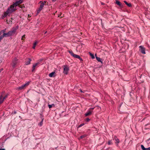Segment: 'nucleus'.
Segmentation results:
<instances>
[{
    "instance_id": "obj_37",
    "label": "nucleus",
    "mask_w": 150,
    "mask_h": 150,
    "mask_svg": "<svg viewBox=\"0 0 150 150\" xmlns=\"http://www.w3.org/2000/svg\"><path fill=\"white\" fill-rule=\"evenodd\" d=\"M146 150H150V147L146 148Z\"/></svg>"
},
{
    "instance_id": "obj_55",
    "label": "nucleus",
    "mask_w": 150,
    "mask_h": 150,
    "mask_svg": "<svg viewBox=\"0 0 150 150\" xmlns=\"http://www.w3.org/2000/svg\"><path fill=\"white\" fill-rule=\"evenodd\" d=\"M1 72V71H0V73Z\"/></svg>"
},
{
    "instance_id": "obj_8",
    "label": "nucleus",
    "mask_w": 150,
    "mask_h": 150,
    "mask_svg": "<svg viewBox=\"0 0 150 150\" xmlns=\"http://www.w3.org/2000/svg\"><path fill=\"white\" fill-rule=\"evenodd\" d=\"M115 4L120 6L121 8H123L124 6L119 1L115 0Z\"/></svg>"
},
{
    "instance_id": "obj_44",
    "label": "nucleus",
    "mask_w": 150,
    "mask_h": 150,
    "mask_svg": "<svg viewBox=\"0 0 150 150\" xmlns=\"http://www.w3.org/2000/svg\"><path fill=\"white\" fill-rule=\"evenodd\" d=\"M0 150H5V149H1L0 148Z\"/></svg>"
},
{
    "instance_id": "obj_45",
    "label": "nucleus",
    "mask_w": 150,
    "mask_h": 150,
    "mask_svg": "<svg viewBox=\"0 0 150 150\" xmlns=\"http://www.w3.org/2000/svg\"><path fill=\"white\" fill-rule=\"evenodd\" d=\"M150 140V138L147 139V141H149Z\"/></svg>"
},
{
    "instance_id": "obj_24",
    "label": "nucleus",
    "mask_w": 150,
    "mask_h": 150,
    "mask_svg": "<svg viewBox=\"0 0 150 150\" xmlns=\"http://www.w3.org/2000/svg\"><path fill=\"white\" fill-rule=\"evenodd\" d=\"M141 147L142 149V150H146V148H145L144 146L143 145H142V144L141 145Z\"/></svg>"
},
{
    "instance_id": "obj_25",
    "label": "nucleus",
    "mask_w": 150,
    "mask_h": 150,
    "mask_svg": "<svg viewBox=\"0 0 150 150\" xmlns=\"http://www.w3.org/2000/svg\"><path fill=\"white\" fill-rule=\"evenodd\" d=\"M89 54L90 56L91 57L92 59H93L95 58L94 56V54L91 52H89Z\"/></svg>"
},
{
    "instance_id": "obj_19",
    "label": "nucleus",
    "mask_w": 150,
    "mask_h": 150,
    "mask_svg": "<svg viewBox=\"0 0 150 150\" xmlns=\"http://www.w3.org/2000/svg\"><path fill=\"white\" fill-rule=\"evenodd\" d=\"M30 82H31V81H29L25 83L24 84H23V85H24L25 87L29 85V84L30 83Z\"/></svg>"
},
{
    "instance_id": "obj_36",
    "label": "nucleus",
    "mask_w": 150,
    "mask_h": 150,
    "mask_svg": "<svg viewBox=\"0 0 150 150\" xmlns=\"http://www.w3.org/2000/svg\"><path fill=\"white\" fill-rule=\"evenodd\" d=\"M43 60V59H40L39 60V61H38V62H40L42 61Z\"/></svg>"
},
{
    "instance_id": "obj_34",
    "label": "nucleus",
    "mask_w": 150,
    "mask_h": 150,
    "mask_svg": "<svg viewBox=\"0 0 150 150\" xmlns=\"http://www.w3.org/2000/svg\"><path fill=\"white\" fill-rule=\"evenodd\" d=\"M16 111H14L13 112H12L11 113V115H13V114H16Z\"/></svg>"
},
{
    "instance_id": "obj_14",
    "label": "nucleus",
    "mask_w": 150,
    "mask_h": 150,
    "mask_svg": "<svg viewBox=\"0 0 150 150\" xmlns=\"http://www.w3.org/2000/svg\"><path fill=\"white\" fill-rule=\"evenodd\" d=\"M55 71L52 72L49 74V76L50 77H54L55 76Z\"/></svg>"
},
{
    "instance_id": "obj_42",
    "label": "nucleus",
    "mask_w": 150,
    "mask_h": 150,
    "mask_svg": "<svg viewBox=\"0 0 150 150\" xmlns=\"http://www.w3.org/2000/svg\"><path fill=\"white\" fill-rule=\"evenodd\" d=\"M81 58V57H80V56L79 55L78 57L77 58L79 59Z\"/></svg>"
},
{
    "instance_id": "obj_21",
    "label": "nucleus",
    "mask_w": 150,
    "mask_h": 150,
    "mask_svg": "<svg viewBox=\"0 0 150 150\" xmlns=\"http://www.w3.org/2000/svg\"><path fill=\"white\" fill-rule=\"evenodd\" d=\"M8 94L7 93L6 94L5 96L3 98V99L2 100V101H3V102L4 99H5L6 98H7L8 97Z\"/></svg>"
},
{
    "instance_id": "obj_28",
    "label": "nucleus",
    "mask_w": 150,
    "mask_h": 150,
    "mask_svg": "<svg viewBox=\"0 0 150 150\" xmlns=\"http://www.w3.org/2000/svg\"><path fill=\"white\" fill-rule=\"evenodd\" d=\"M84 125H85L84 123H82V124H81L80 125H79V126H78V127L77 128H79L81 127L82 126Z\"/></svg>"
},
{
    "instance_id": "obj_3",
    "label": "nucleus",
    "mask_w": 150,
    "mask_h": 150,
    "mask_svg": "<svg viewBox=\"0 0 150 150\" xmlns=\"http://www.w3.org/2000/svg\"><path fill=\"white\" fill-rule=\"evenodd\" d=\"M18 60V59L16 57H15L14 58V59L13 60H12V66L13 67V68H15V66L17 63V61Z\"/></svg>"
},
{
    "instance_id": "obj_27",
    "label": "nucleus",
    "mask_w": 150,
    "mask_h": 150,
    "mask_svg": "<svg viewBox=\"0 0 150 150\" xmlns=\"http://www.w3.org/2000/svg\"><path fill=\"white\" fill-rule=\"evenodd\" d=\"M43 121H42V120H41V121L38 124V125L40 126H41L42 124H43Z\"/></svg>"
},
{
    "instance_id": "obj_18",
    "label": "nucleus",
    "mask_w": 150,
    "mask_h": 150,
    "mask_svg": "<svg viewBox=\"0 0 150 150\" xmlns=\"http://www.w3.org/2000/svg\"><path fill=\"white\" fill-rule=\"evenodd\" d=\"M42 9V8H41L40 7L38 8V9L37 10L36 15H37L38 13H39Z\"/></svg>"
},
{
    "instance_id": "obj_52",
    "label": "nucleus",
    "mask_w": 150,
    "mask_h": 150,
    "mask_svg": "<svg viewBox=\"0 0 150 150\" xmlns=\"http://www.w3.org/2000/svg\"><path fill=\"white\" fill-rule=\"evenodd\" d=\"M57 147H58V146L57 147H55V149H57Z\"/></svg>"
},
{
    "instance_id": "obj_23",
    "label": "nucleus",
    "mask_w": 150,
    "mask_h": 150,
    "mask_svg": "<svg viewBox=\"0 0 150 150\" xmlns=\"http://www.w3.org/2000/svg\"><path fill=\"white\" fill-rule=\"evenodd\" d=\"M44 4L43 3H41L40 8L42 9L44 7Z\"/></svg>"
},
{
    "instance_id": "obj_10",
    "label": "nucleus",
    "mask_w": 150,
    "mask_h": 150,
    "mask_svg": "<svg viewBox=\"0 0 150 150\" xmlns=\"http://www.w3.org/2000/svg\"><path fill=\"white\" fill-rule=\"evenodd\" d=\"M31 60V59L30 58H27L25 62V64L26 65L30 64V62Z\"/></svg>"
},
{
    "instance_id": "obj_17",
    "label": "nucleus",
    "mask_w": 150,
    "mask_h": 150,
    "mask_svg": "<svg viewBox=\"0 0 150 150\" xmlns=\"http://www.w3.org/2000/svg\"><path fill=\"white\" fill-rule=\"evenodd\" d=\"M48 106L50 109L52 107H55V105L53 103L51 105L48 104Z\"/></svg>"
},
{
    "instance_id": "obj_40",
    "label": "nucleus",
    "mask_w": 150,
    "mask_h": 150,
    "mask_svg": "<svg viewBox=\"0 0 150 150\" xmlns=\"http://www.w3.org/2000/svg\"><path fill=\"white\" fill-rule=\"evenodd\" d=\"M101 4L102 5H105V4L103 2H101Z\"/></svg>"
},
{
    "instance_id": "obj_53",
    "label": "nucleus",
    "mask_w": 150,
    "mask_h": 150,
    "mask_svg": "<svg viewBox=\"0 0 150 150\" xmlns=\"http://www.w3.org/2000/svg\"><path fill=\"white\" fill-rule=\"evenodd\" d=\"M64 112V111H62V113H63Z\"/></svg>"
},
{
    "instance_id": "obj_35",
    "label": "nucleus",
    "mask_w": 150,
    "mask_h": 150,
    "mask_svg": "<svg viewBox=\"0 0 150 150\" xmlns=\"http://www.w3.org/2000/svg\"><path fill=\"white\" fill-rule=\"evenodd\" d=\"M2 95H1L0 96V100H1L2 99Z\"/></svg>"
},
{
    "instance_id": "obj_32",
    "label": "nucleus",
    "mask_w": 150,
    "mask_h": 150,
    "mask_svg": "<svg viewBox=\"0 0 150 150\" xmlns=\"http://www.w3.org/2000/svg\"><path fill=\"white\" fill-rule=\"evenodd\" d=\"M25 35H23L22 37V38H21V40H24V38H25Z\"/></svg>"
},
{
    "instance_id": "obj_22",
    "label": "nucleus",
    "mask_w": 150,
    "mask_h": 150,
    "mask_svg": "<svg viewBox=\"0 0 150 150\" xmlns=\"http://www.w3.org/2000/svg\"><path fill=\"white\" fill-rule=\"evenodd\" d=\"M87 136V135L86 134H84L83 135H81L80 137V138L82 139L83 138L86 137Z\"/></svg>"
},
{
    "instance_id": "obj_30",
    "label": "nucleus",
    "mask_w": 150,
    "mask_h": 150,
    "mask_svg": "<svg viewBox=\"0 0 150 150\" xmlns=\"http://www.w3.org/2000/svg\"><path fill=\"white\" fill-rule=\"evenodd\" d=\"M85 120L86 122H88L90 120V119L88 118H87Z\"/></svg>"
},
{
    "instance_id": "obj_11",
    "label": "nucleus",
    "mask_w": 150,
    "mask_h": 150,
    "mask_svg": "<svg viewBox=\"0 0 150 150\" xmlns=\"http://www.w3.org/2000/svg\"><path fill=\"white\" fill-rule=\"evenodd\" d=\"M114 138L115 141V143L116 144L117 146H118V144L119 143L120 141L119 139H118L116 136H114Z\"/></svg>"
},
{
    "instance_id": "obj_49",
    "label": "nucleus",
    "mask_w": 150,
    "mask_h": 150,
    "mask_svg": "<svg viewBox=\"0 0 150 150\" xmlns=\"http://www.w3.org/2000/svg\"><path fill=\"white\" fill-rule=\"evenodd\" d=\"M56 0H52V1L53 2H54L55 1H56Z\"/></svg>"
},
{
    "instance_id": "obj_29",
    "label": "nucleus",
    "mask_w": 150,
    "mask_h": 150,
    "mask_svg": "<svg viewBox=\"0 0 150 150\" xmlns=\"http://www.w3.org/2000/svg\"><path fill=\"white\" fill-rule=\"evenodd\" d=\"M108 145H111L112 144V143L111 140H109L108 142Z\"/></svg>"
},
{
    "instance_id": "obj_7",
    "label": "nucleus",
    "mask_w": 150,
    "mask_h": 150,
    "mask_svg": "<svg viewBox=\"0 0 150 150\" xmlns=\"http://www.w3.org/2000/svg\"><path fill=\"white\" fill-rule=\"evenodd\" d=\"M41 63L40 62H37V63H35V64H34L33 65V67H32V71L33 72L35 71V67L38 65L41 64Z\"/></svg>"
},
{
    "instance_id": "obj_12",
    "label": "nucleus",
    "mask_w": 150,
    "mask_h": 150,
    "mask_svg": "<svg viewBox=\"0 0 150 150\" xmlns=\"http://www.w3.org/2000/svg\"><path fill=\"white\" fill-rule=\"evenodd\" d=\"M95 55L96 56V60L98 62H101L102 64H103V60L102 59H101L99 57H98L97 56H96V54H95Z\"/></svg>"
},
{
    "instance_id": "obj_54",
    "label": "nucleus",
    "mask_w": 150,
    "mask_h": 150,
    "mask_svg": "<svg viewBox=\"0 0 150 150\" xmlns=\"http://www.w3.org/2000/svg\"><path fill=\"white\" fill-rule=\"evenodd\" d=\"M60 16H61V15H60ZM60 17V15H59L58 17Z\"/></svg>"
},
{
    "instance_id": "obj_5",
    "label": "nucleus",
    "mask_w": 150,
    "mask_h": 150,
    "mask_svg": "<svg viewBox=\"0 0 150 150\" xmlns=\"http://www.w3.org/2000/svg\"><path fill=\"white\" fill-rule=\"evenodd\" d=\"M68 52L72 57H74L75 58H77L78 57L79 55L74 54L72 51L69 50Z\"/></svg>"
},
{
    "instance_id": "obj_1",
    "label": "nucleus",
    "mask_w": 150,
    "mask_h": 150,
    "mask_svg": "<svg viewBox=\"0 0 150 150\" xmlns=\"http://www.w3.org/2000/svg\"><path fill=\"white\" fill-rule=\"evenodd\" d=\"M24 0H19L17 1L12 5L9 7L6 12H4L1 16V18L4 19L7 16V15L10 16V15L12 13L14 12L16 10V7L19 4L23 3Z\"/></svg>"
},
{
    "instance_id": "obj_31",
    "label": "nucleus",
    "mask_w": 150,
    "mask_h": 150,
    "mask_svg": "<svg viewBox=\"0 0 150 150\" xmlns=\"http://www.w3.org/2000/svg\"><path fill=\"white\" fill-rule=\"evenodd\" d=\"M6 29H4V30H1V33L2 32L3 33H5V32L6 31Z\"/></svg>"
},
{
    "instance_id": "obj_4",
    "label": "nucleus",
    "mask_w": 150,
    "mask_h": 150,
    "mask_svg": "<svg viewBox=\"0 0 150 150\" xmlns=\"http://www.w3.org/2000/svg\"><path fill=\"white\" fill-rule=\"evenodd\" d=\"M140 51L143 54H145V49L144 47L141 45L139 47Z\"/></svg>"
},
{
    "instance_id": "obj_9",
    "label": "nucleus",
    "mask_w": 150,
    "mask_h": 150,
    "mask_svg": "<svg viewBox=\"0 0 150 150\" xmlns=\"http://www.w3.org/2000/svg\"><path fill=\"white\" fill-rule=\"evenodd\" d=\"M0 36L2 38H3L4 37H10V36L9 32H8L7 33H4L2 35H1Z\"/></svg>"
},
{
    "instance_id": "obj_20",
    "label": "nucleus",
    "mask_w": 150,
    "mask_h": 150,
    "mask_svg": "<svg viewBox=\"0 0 150 150\" xmlns=\"http://www.w3.org/2000/svg\"><path fill=\"white\" fill-rule=\"evenodd\" d=\"M37 43V42L36 41L34 42V43L33 44V48L34 49H35L36 45Z\"/></svg>"
},
{
    "instance_id": "obj_6",
    "label": "nucleus",
    "mask_w": 150,
    "mask_h": 150,
    "mask_svg": "<svg viewBox=\"0 0 150 150\" xmlns=\"http://www.w3.org/2000/svg\"><path fill=\"white\" fill-rule=\"evenodd\" d=\"M69 70V68L68 67L64 66V73L65 74H67Z\"/></svg>"
},
{
    "instance_id": "obj_16",
    "label": "nucleus",
    "mask_w": 150,
    "mask_h": 150,
    "mask_svg": "<svg viewBox=\"0 0 150 150\" xmlns=\"http://www.w3.org/2000/svg\"><path fill=\"white\" fill-rule=\"evenodd\" d=\"M25 87L23 85H22L21 86L18 87L17 88V90H21L23 89Z\"/></svg>"
},
{
    "instance_id": "obj_26",
    "label": "nucleus",
    "mask_w": 150,
    "mask_h": 150,
    "mask_svg": "<svg viewBox=\"0 0 150 150\" xmlns=\"http://www.w3.org/2000/svg\"><path fill=\"white\" fill-rule=\"evenodd\" d=\"M40 117L41 119L42 120V121H43L44 119V118L43 117V115L41 114L40 113Z\"/></svg>"
},
{
    "instance_id": "obj_33",
    "label": "nucleus",
    "mask_w": 150,
    "mask_h": 150,
    "mask_svg": "<svg viewBox=\"0 0 150 150\" xmlns=\"http://www.w3.org/2000/svg\"><path fill=\"white\" fill-rule=\"evenodd\" d=\"M47 1H44V2H42V1H40L39 3H43L44 4V5H45V4L46 3Z\"/></svg>"
},
{
    "instance_id": "obj_50",
    "label": "nucleus",
    "mask_w": 150,
    "mask_h": 150,
    "mask_svg": "<svg viewBox=\"0 0 150 150\" xmlns=\"http://www.w3.org/2000/svg\"><path fill=\"white\" fill-rule=\"evenodd\" d=\"M47 33V31L45 32V33L44 34H46Z\"/></svg>"
},
{
    "instance_id": "obj_15",
    "label": "nucleus",
    "mask_w": 150,
    "mask_h": 150,
    "mask_svg": "<svg viewBox=\"0 0 150 150\" xmlns=\"http://www.w3.org/2000/svg\"><path fill=\"white\" fill-rule=\"evenodd\" d=\"M125 3L129 7H130L132 6V4L131 3H128L126 1H124Z\"/></svg>"
},
{
    "instance_id": "obj_46",
    "label": "nucleus",
    "mask_w": 150,
    "mask_h": 150,
    "mask_svg": "<svg viewBox=\"0 0 150 150\" xmlns=\"http://www.w3.org/2000/svg\"><path fill=\"white\" fill-rule=\"evenodd\" d=\"M2 38H1V37L0 36V42L1 41V40L2 39Z\"/></svg>"
},
{
    "instance_id": "obj_38",
    "label": "nucleus",
    "mask_w": 150,
    "mask_h": 150,
    "mask_svg": "<svg viewBox=\"0 0 150 150\" xmlns=\"http://www.w3.org/2000/svg\"><path fill=\"white\" fill-rule=\"evenodd\" d=\"M79 91L81 93H83L84 92L82 91V90L81 89H79Z\"/></svg>"
},
{
    "instance_id": "obj_47",
    "label": "nucleus",
    "mask_w": 150,
    "mask_h": 150,
    "mask_svg": "<svg viewBox=\"0 0 150 150\" xmlns=\"http://www.w3.org/2000/svg\"><path fill=\"white\" fill-rule=\"evenodd\" d=\"M3 70V69L2 68L1 69H0V71H1V72Z\"/></svg>"
},
{
    "instance_id": "obj_2",
    "label": "nucleus",
    "mask_w": 150,
    "mask_h": 150,
    "mask_svg": "<svg viewBox=\"0 0 150 150\" xmlns=\"http://www.w3.org/2000/svg\"><path fill=\"white\" fill-rule=\"evenodd\" d=\"M18 28L19 26L18 25L13 27L11 29V30H10L8 32L9 35H10V36H11L13 35L14 34H15L17 30L18 29Z\"/></svg>"
},
{
    "instance_id": "obj_51",
    "label": "nucleus",
    "mask_w": 150,
    "mask_h": 150,
    "mask_svg": "<svg viewBox=\"0 0 150 150\" xmlns=\"http://www.w3.org/2000/svg\"><path fill=\"white\" fill-rule=\"evenodd\" d=\"M1 31H0V35H1Z\"/></svg>"
},
{
    "instance_id": "obj_13",
    "label": "nucleus",
    "mask_w": 150,
    "mask_h": 150,
    "mask_svg": "<svg viewBox=\"0 0 150 150\" xmlns=\"http://www.w3.org/2000/svg\"><path fill=\"white\" fill-rule=\"evenodd\" d=\"M92 111H91L90 110H88L85 114V116L86 117L90 115L91 114Z\"/></svg>"
},
{
    "instance_id": "obj_48",
    "label": "nucleus",
    "mask_w": 150,
    "mask_h": 150,
    "mask_svg": "<svg viewBox=\"0 0 150 150\" xmlns=\"http://www.w3.org/2000/svg\"><path fill=\"white\" fill-rule=\"evenodd\" d=\"M94 108H90L89 109V110L90 109H94Z\"/></svg>"
},
{
    "instance_id": "obj_43",
    "label": "nucleus",
    "mask_w": 150,
    "mask_h": 150,
    "mask_svg": "<svg viewBox=\"0 0 150 150\" xmlns=\"http://www.w3.org/2000/svg\"><path fill=\"white\" fill-rule=\"evenodd\" d=\"M3 101L2 100H0V105L2 103H3Z\"/></svg>"
},
{
    "instance_id": "obj_41",
    "label": "nucleus",
    "mask_w": 150,
    "mask_h": 150,
    "mask_svg": "<svg viewBox=\"0 0 150 150\" xmlns=\"http://www.w3.org/2000/svg\"><path fill=\"white\" fill-rule=\"evenodd\" d=\"M81 61H83V60L81 58L80 59H79Z\"/></svg>"
},
{
    "instance_id": "obj_39",
    "label": "nucleus",
    "mask_w": 150,
    "mask_h": 150,
    "mask_svg": "<svg viewBox=\"0 0 150 150\" xmlns=\"http://www.w3.org/2000/svg\"><path fill=\"white\" fill-rule=\"evenodd\" d=\"M49 150H54V148H50Z\"/></svg>"
}]
</instances>
